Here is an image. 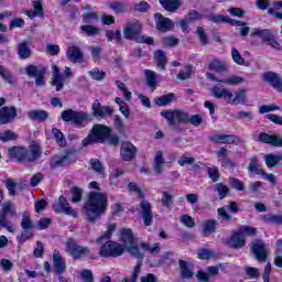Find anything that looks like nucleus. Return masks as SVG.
Instances as JSON below:
<instances>
[{"label": "nucleus", "mask_w": 282, "mask_h": 282, "mask_svg": "<svg viewBox=\"0 0 282 282\" xmlns=\"http://www.w3.org/2000/svg\"><path fill=\"white\" fill-rule=\"evenodd\" d=\"M128 191L130 193H135L137 196L140 198V199H144V192H142V188H140V185H138V183L135 182H131L128 184Z\"/></svg>", "instance_id": "55"}, {"label": "nucleus", "mask_w": 282, "mask_h": 282, "mask_svg": "<svg viewBox=\"0 0 282 282\" xmlns=\"http://www.w3.org/2000/svg\"><path fill=\"white\" fill-rule=\"evenodd\" d=\"M154 61L158 67H161V69H164V67L166 66V53H164V51H155Z\"/></svg>", "instance_id": "47"}, {"label": "nucleus", "mask_w": 282, "mask_h": 282, "mask_svg": "<svg viewBox=\"0 0 282 282\" xmlns=\"http://www.w3.org/2000/svg\"><path fill=\"white\" fill-rule=\"evenodd\" d=\"M263 80L269 83L275 91H282L281 76L274 72H267L263 74Z\"/></svg>", "instance_id": "23"}, {"label": "nucleus", "mask_w": 282, "mask_h": 282, "mask_svg": "<svg viewBox=\"0 0 282 282\" xmlns=\"http://www.w3.org/2000/svg\"><path fill=\"white\" fill-rule=\"evenodd\" d=\"M53 265L55 274H63V272H65V269L67 268V265L65 264V260L63 259L58 250H54L53 252Z\"/></svg>", "instance_id": "26"}, {"label": "nucleus", "mask_w": 282, "mask_h": 282, "mask_svg": "<svg viewBox=\"0 0 282 282\" xmlns=\"http://www.w3.org/2000/svg\"><path fill=\"white\" fill-rule=\"evenodd\" d=\"M115 85H117L118 89L122 91L126 100H131L132 94L131 91H129V89H127V85H124V83H122L121 80H116Z\"/></svg>", "instance_id": "61"}, {"label": "nucleus", "mask_w": 282, "mask_h": 282, "mask_svg": "<svg viewBox=\"0 0 282 282\" xmlns=\"http://www.w3.org/2000/svg\"><path fill=\"white\" fill-rule=\"evenodd\" d=\"M42 155L43 151L41 150V147L33 144L26 150V162H36V160H41Z\"/></svg>", "instance_id": "30"}, {"label": "nucleus", "mask_w": 282, "mask_h": 282, "mask_svg": "<svg viewBox=\"0 0 282 282\" xmlns=\"http://www.w3.org/2000/svg\"><path fill=\"white\" fill-rule=\"evenodd\" d=\"M111 135V128L102 124H94L88 137L83 140V147L107 142Z\"/></svg>", "instance_id": "3"}, {"label": "nucleus", "mask_w": 282, "mask_h": 282, "mask_svg": "<svg viewBox=\"0 0 282 282\" xmlns=\"http://www.w3.org/2000/svg\"><path fill=\"white\" fill-rule=\"evenodd\" d=\"M142 30V24L139 22H132L124 25L123 35L128 41H133Z\"/></svg>", "instance_id": "22"}, {"label": "nucleus", "mask_w": 282, "mask_h": 282, "mask_svg": "<svg viewBox=\"0 0 282 282\" xmlns=\"http://www.w3.org/2000/svg\"><path fill=\"white\" fill-rule=\"evenodd\" d=\"M144 76L147 80L148 87L153 91L154 89H158V85H160V75L158 73L151 70V69H145L144 70Z\"/></svg>", "instance_id": "28"}, {"label": "nucleus", "mask_w": 282, "mask_h": 282, "mask_svg": "<svg viewBox=\"0 0 282 282\" xmlns=\"http://www.w3.org/2000/svg\"><path fill=\"white\" fill-rule=\"evenodd\" d=\"M106 36L108 41H115L116 39L119 43H122V33L120 31L109 30L106 32Z\"/></svg>", "instance_id": "63"}, {"label": "nucleus", "mask_w": 282, "mask_h": 282, "mask_svg": "<svg viewBox=\"0 0 282 282\" xmlns=\"http://www.w3.org/2000/svg\"><path fill=\"white\" fill-rule=\"evenodd\" d=\"M73 204H78L83 199V189L80 187L73 186L70 188Z\"/></svg>", "instance_id": "54"}, {"label": "nucleus", "mask_w": 282, "mask_h": 282, "mask_svg": "<svg viewBox=\"0 0 282 282\" xmlns=\"http://www.w3.org/2000/svg\"><path fill=\"white\" fill-rule=\"evenodd\" d=\"M74 76L69 66L65 67L64 75L61 74V68L57 65H52L51 85L55 87L56 91H63L67 80Z\"/></svg>", "instance_id": "4"}, {"label": "nucleus", "mask_w": 282, "mask_h": 282, "mask_svg": "<svg viewBox=\"0 0 282 282\" xmlns=\"http://www.w3.org/2000/svg\"><path fill=\"white\" fill-rule=\"evenodd\" d=\"M202 19H204V15L202 13L192 10L181 21V29L183 30V32H186L191 23H195V21H202Z\"/></svg>", "instance_id": "21"}, {"label": "nucleus", "mask_w": 282, "mask_h": 282, "mask_svg": "<svg viewBox=\"0 0 282 282\" xmlns=\"http://www.w3.org/2000/svg\"><path fill=\"white\" fill-rule=\"evenodd\" d=\"M64 122H73L77 127H83L85 122H91L94 118L86 111H75L74 109H66L61 115Z\"/></svg>", "instance_id": "5"}, {"label": "nucleus", "mask_w": 282, "mask_h": 282, "mask_svg": "<svg viewBox=\"0 0 282 282\" xmlns=\"http://www.w3.org/2000/svg\"><path fill=\"white\" fill-rule=\"evenodd\" d=\"M243 80H245L243 77L231 75L227 78L218 80V83H223V85H228L229 87H235L237 85H241V83H243Z\"/></svg>", "instance_id": "42"}, {"label": "nucleus", "mask_w": 282, "mask_h": 282, "mask_svg": "<svg viewBox=\"0 0 282 282\" xmlns=\"http://www.w3.org/2000/svg\"><path fill=\"white\" fill-rule=\"evenodd\" d=\"M250 250L257 261L265 263L268 261V245L261 239H254L249 245Z\"/></svg>", "instance_id": "9"}, {"label": "nucleus", "mask_w": 282, "mask_h": 282, "mask_svg": "<svg viewBox=\"0 0 282 282\" xmlns=\"http://www.w3.org/2000/svg\"><path fill=\"white\" fill-rule=\"evenodd\" d=\"M161 116L167 120L170 126L175 124V122L186 124L189 120V116L184 110H163L161 111Z\"/></svg>", "instance_id": "10"}, {"label": "nucleus", "mask_w": 282, "mask_h": 282, "mask_svg": "<svg viewBox=\"0 0 282 282\" xmlns=\"http://www.w3.org/2000/svg\"><path fill=\"white\" fill-rule=\"evenodd\" d=\"M91 118H110L113 116V108L100 105V101L95 100L91 105Z\"/></svg>", "instance_id": "12"}, {"label": "nucleus", "mask_w": 282, "mask_h": 282, "mask_svg": "<svg viewBox=\"0 0 282 282\" xmlns=\"http://www.w3.org/2000/svg\"><path fill=\"white\" fill-rule=\"evenodd\" d=\"M217 230V220H207L203 224V232L205 237L213 235Z\"/></svg>", "instance_id": "43"}, {"label": "nucleus", "mask_w": 282, "mask_h": 282, "mask_svg": "<svg viewBox=\"0 0 282 282\" xmlns=\"http://www.w3.org/2000/svg\"><path fill=\"white\" fill-rule=\"evenodd\" d=\"M251 36H258L263 41V43H267L273 35L272 31L268 29H257L251 33Z\"/></svg>", "instance_id": "41"}, {"label": "nucleus", "mask_w": 282, "mask_h": 282, "mask_svg": "<svg viewBox=\"0 0 282 282\" xmlns=\"http://www.w3.org/2000/svg\"><path fill=\"white\" fill-rule=\"evenodd\" d=\"M230 248H243V246H246V239L243 238V236H241V234L239 232H234V235L230 237L229 241H228Z\"/></svg>", "instance_id": "35"}, {"label": "nucleus", "mask_w": 282, "mask_h": 282, "mask_svg": "<svg viewBox=\"0 0 282 282\" xmlns=\"http://www.w3.org/2000/svg\"><path fill=\"white\" fill-rule=\"evenodd\" d=\"M18 55L22 61L32 56V50H30V44L28 42H22L18 45Z\"/></svg>", "instance_id": "37"}, {"label": "nucleus", "mask_w": 282, "mask_h": 282, "mask_svg": "<svg viewBox=\"0 0 282 282\" xmlns=\"http://www.w3.org/2000/svg\"><path fill=\"white\" fill-rule=\"evenodd\" d=\"M207 67L217 74H226V72H228V64L225 61L217 58L212 59Z\"/></svg>", "instance_id": "29"}, {"label": "nucleus", "mask_w": 282, "mask_h": 282, "mask_svg": "<svg viewBox=\"0 0 282 282\" xmlns=\"http://www.w3.org/2000/svg\"><path fill=\"white\" fill-rule=\"evenodd\" d=\"M9 158L18 162H26V149L21 147H12L8 150Z\"/></svg>", "instance_id": "27"}, {"label": "nucleus", "mask_w": 282, "mask_h": 282, "mask_svg": "<svg viewBox=\"0 0 282 282\" xmlns=\"http://www.w3.org/2000/svg\"><path fill=\"white\" fill-rule=\"evenodd\" d=\"M208 21L212 23H229V25H243L239 20H232L226 15L209 13L207 15Z\"/></svg>", "instance_id": "24"}, {"label": "nucleus", "mask_w": 282, "mask_h": 282, "mask_svg": "<svg viewBox=\"0 0 282 282\" xmlns=\"http://www.w3.org/2000/svg\"><path fill=\"white\" fill-rule=\"evenodd\" d=\"M69 164H70L69 154L54 155L50 162L51 169H58V166H69Z\"/></svg>", "instance_id": "31"}, {"label": "nucleus", "mask_w": 282, "mask_h": 282, "mask_svg": "<svg viewBox=\"0 0 282 282\" xmlns=\"http://www.w3.org/2000/svg\"><path fill=\"white\" fill-rule=\"evenodd\" d=\"M80 30L84 34H87V36H96L100 32L98 26H94L91 24L82 25Z\"/></svg>", "instance_id": "52"}, {"label": "nucleus", "mask_w": 282, "mask_h": 282, "mask_svg": "<svg viewBox=\"0 0 282 282\" xmlns=\"http://www.w3.org/2000/svg\"><path fill=\"white\" fill-rule=\"evenodd\" d=\"M192 74H193V65H186L184 69H181L178 72V74L176 75V78H178V80H188Z\"/></svg>", "instance_id": "51"}, {"label": "nucleus", "mask_w": 282, "mask_h": 282, "mask_svg": "<svg viewBox=\"0 0 282 282\" xmlns=\"http://www.w3.org/2000/svg\"><path fill=\"white\" fill-rule=\"evenodd\" d=\"M258 142L263 144H270L271 147L282 148V138L279 134H269L267 132H261L258 137Z\"/></svg>", "instance_id": "18"}, {"label": "nucleus", "mask_w": 282, "mask_h": 282, "mask_svg": "<svg viewBox=\"0 0 282 282\" xmlns=\"http://www.w3.org/2000/svg\"><path fill=\"white\" fill-rule=\"evenodd\" d=\"M28 118L33 122H45L50 118V112L46 110H31L26 113Z\"/></svg>", "instance_id": "32"}, {"label": "nucleus", "mask_w": 282, "mask_h": 282, "mask_svg": "<svg viewBox=\"0 0 282 282\" xmlns=\"http://www.w3.org/2000/svg\"><path fill=\"white\" fill-rule=\"evenodd\" d=\"M268 169H274V166H276V164H279V162L282 161V154H267L263 158Z\"/></svg>", "instance_id": "38"}, {"label": "nucleus", "mask_w": 282, "mask_h": 282, "mask_svg": "<svg viewBox=\"0 0 282 282\" xmlns=\"http://www.w3.org/2000/svg\"><path fill=\"white\" fill-rule=\"evenodd\" d=\"M122 254H124V245L111 240L106 241L99 249V257L104 259H109V257L116 259L122 257Z\"/></svg>", "instance_id": "7"}, {"label": "nucleus", "mask_w": 282, "mask_h": 282, "mask_svg": "<svg viewBox=\"0 0 282 282\" xmlns=\"http://www.w3.org/2000/svg\"><path fill=\"white\" fill-rule=\"evenodd\" d=\"M162 8L166 10L167 12H177L180 10V7L182 6V2L180 0H159Z\"/></svg>", "instance_id": "36"}, {"label": "nucleus", "mask_w": 282, "mask_h": 282, "mask_svg": "<svg viewBox=\"0 0 282 282\" xmlns=\"http://www.w3.org/2000/svg\"><path fill=\"white\" fill-rule=\"evenodd\" d=\"M66 58L70 63H85V53L80 46L72 45L66 51Z\"/></svg>", "instance_id": "16"}, {"label": "nucleus", "mask_w": 282, "mask_h": 282, "mask_svg": "<svg viewBox=\"0 0 282 282\" xmlns=\"http://www.w3.org/2000/svg\"><path fill=\"white\" fill-rule=\"evenodd\" d=\"M264 224H274L275 226H282V214H267L260 217Z\"/></svg>", "instance_id": "34"}, {"label": "nucleus", "mask_w": 282, "mask_h": 282, "mask_svg": "<svg viewBox=\"0 0 282 282\" xmlns=\"http://www.w3.org/2000/svg\"><path fill=\"white\" fill-rule=\"evenodd\" d=\"M126 248L129 254H131V257H133L134 259H139V260L144 259V253L140 251V248L135 242H133L132 245H128V247Z\"/></svg>", "instance_id": "44"}, {"label": "nucleus", "mask_w": 282, "mask_h": 282, "mask_svg": "<svg viewBox=\"0 0 282 282\" xmlns=\"http://www.w3.org/2000/svg\"><path fill=\"white\" fill-rule=\"evenodd\" d=\"M210 94L214 98H217V100L224 98L227 105H246V102H248V90H246V88L232 93L216 85L212 88Z\"/></svg>", "instance_id": "2"}, {"label": "nucleus", "mask_w": 282, "mask_h": 282, "mask_svg": "<svg viewBox=\"0 0 282 282\" xmlns=\"http://www.w3.org/2000/svg\"><path fill=\"white\" fill-rule=\"evenodd\" d=\"M231 58L234 63H236V65H245L246 67H248V63H246V58H243L239 50L235 47L231 48Z\"/></svg>", "instance_id": "49"}, {"label": "nucleus", "mask_w": 282, "mask_h": 282, "mask_svg": "<svg viewBox=\"0 0 282 282\" xmlns=\"http://www.w3.org/2000/svg\"><path fill=\"white\" fill-rule=\"evenodd\" d=\"M177 164H180V166H188V165H194V169H199L198 164H195V159L188 156L187 153H184L180 160L177 161Z\"/></svg>", "instance_id": "48"}, {"label": "nucleus", "mask_w": 282, "mask_h": 282, "mask_svg": "<svg viewBox=\"0 0 282 282\" xmlns=\"http://www.w3.org/2000/svg\"><path fill=\"white\" fill-rule=\"evenodd\" d=\"M120 241H122L126 248L133 246V243H135L133 231H131V229H120Z\"/></svg>", "instance_id": "33"}, {"label": "nucleus", "mask_w": 282, "mask_h": 282, "mask_svg": "<svg viewBox=\"0 0 282 282\" xmlns=\"http://www.w3.org/2000/svg\"><path fill=\"white\" fill-rule=\"evenodd\" d=\"M217 159L224 169H235L237 166V163L228 158V150L224 147L218 151Z\"/></svg>", "instance_id": "25"}, {"label": "nucleus", "mask_w": 282, "mask_h": 282, "mask_svg": "<svg viewBox=\"0 0 282 282\" xmlns=\"http://www.w3.org/2000/svg\"><path fill=\"white\" fill-rule=\"evenodd\" d=\"M209 140L217 144H241V142H243V140L236 134H214L209 137Z\"/></svg>", "instance_id": "14"}, {"label": "nucleus", "mask_w": 282, "mask_h": 282, "mask_svg": "<svg viewBox=\"0 0 282 282\" xmlns=\"http://www.w3.org/2000/svg\"><path fill=\"white\" fill-rule=\"evenodd\" d=\"M121 158L124 162H131L138 153V149L131 142L121 143Z\"/></svg>", "instance_id": "19"}, {"label": "nucleus", "mask_w": 282, "mask_h": 282, "mask_svg": "<svg viewBox=\"0 0 282 282\" xmlns=\"http://www.w3.org/2000/svg\"><path fill=\"white\" fill-rule=\"evenodd\" d=\"M83 21L86 24L94 23V21H98V13L96 12H86L83 14Z\"/></svg>", "instance_id": "64"}, {"label": "nucleus", "mask_w": 282, "mask_h": 282, "mask_svg": "<svg viewBox=\"0 0 282 282\" xmlns=\"http://www.w3.org/2000/svg\"><path fill=\"white\" fill-rule=\"evenodd\" d=\"M154 20L159 32H171V30H173V21L169 18H164L161 13H155Z\"/></svg>", "instance_id": "20"}, {"label": "nucleus", "mask_w": 282, "mask_h": 282, "mask_svg": "<svg viewBox=\"0 0 282 282\" xmlns=\"http://www.w3.org/2000/svg\"><path fill=\"white\" fill-rule=\"evenodd\" d=\"M178 264L181 268L182 279H193V265H188L184 260H180Z\"/></svg>", "instance_id": "39"}, {"label": "nucleus", "mask_w": 282, "mask_h": 282, "mask_svg": "<svg viewBox=\"0 0 282 282\" xmlns=\"http://www.w3.org/2000/svg\"><path fill=\"white\" fill-rule=\"evenodd\" d=\"M45 68H39L34 65H29L25 67V74H28L31 78H35V85L37 87H43L45 85Z\"/></svg>", "instance_id": "11"}, {"label": "nucleus", "mask_w": 282, "mask_h": 282, "mask_svg": "<svg viewBox=\"0 0 282 282\" xmlns=\"http://www.w3.org/2000/svg\"><path fill=\"white\" fill-rule=\"evenodd\" d=\"M259 171H263V169H259V159L257 156H252L248 165V172L257 173L259 175Z\"/></svg>", "instance_id": "60"}, {"label": "nucleus", "mask_w": 282, "mask_h": 282, "mask_svg": "<svg viewBox=\"0 0 282 282\" xmlns=\"http://www.w3.org/2000/svg\"><path fill=\"white\" fill-rule=\"evenodd\" d=\"M53 210L58 214L70 215L72 217L78 216V213L69 206V202L65 196H59L58 202L53 205Z\"/></svg>", "instance_id": "13"}, {"label": "nucleus", "mask_w": 282, "mask_h": 282, "mask_svg": "<svg viewBox=\"0 0 282 282\" xmlns=\"http://www.w3.org/2000/svg\"><path fill=\"white\" fill-rule=\"evenodd\" d=\"M214 191L218 194L219 199H224L230 193V187L224 183H217L214 185Z\"/></svg>", "instance_id": "45"}, {"label": "nucleus", "mask_w": 282, "mask_h": 282, "mask_svg": "<svg viewBox=\"0 0 282 282\" xmlns=\"http://www.w3.org/2000/svg\"><path fill=\"white\" fill-rule=\"evenodd\" d=\"M140 248L142 250L149 252L150 254H159L160 253V243L155 242L152 247L149 242H141Z\"/></svg>", "instance_id": "50"}, {"label": "nucleus", "mask_w": 282, "mask_h": 282, "mask_svg": "<svg viewBox=\"0 0 282 282\" xmlns=\"http://www.w3.org/2000/svg\"><path fill=\"white\" fill-rule=\"evenodd\" d=\"M52 133H53L58 147L63 148V147L67 145V141L65 140V135H63V132L61 130H58L57 128H53Z\"/></svg>", "instance_id": "53"}, {"label": "nucleus", "mask_w": 282, "mask_h": 282, "mask_svg": "<svg viewBox=\"0 0 282 282\" xmlns=\"http://www.w3.org/2000/svg\"><path fill=\"white\" fill-rule=\"evenodd\" d=\"M151 208V203L141 198L140 209L144 226H151L153 224V210Z\"/></svg>", "instance_id": "15"}, {"label": "nucleus", "mask_w": 282, "mask_h": 282, "mask_svg": "<svg viewBox=\"0 0 282 282\" xmlns=\"http://www.w3.org/2000/svg\"><path fill=\"white\" fill-rule=\"evenodd\" d=\"M142 270V263H138L135 267H134V270L131 274V278H124L121 282H138V276H140V272Z\"/></svg>", "instance_id": "58"}, {"label": "nucleus", "mask_w": 282, "mask_h": 282, "mask_svg": "<svg viewBox=\"0 0 282 282\" xmlns=\"http://www.w3.org/2000/svg\"><path fill=\"white\" fill-rule=\"evenodd\" d=\"M0 140L1 142H12V140H17V133L11 130L0 132Z\"/></svg>", "instance_id": "62"}, {"label": "nucleus", "mask_w": 282, "mask_h": 282, "mask_svg": "<svg viewBox=\"0 0 282 282\" xmlns=\"http://www.w3.org/2000/svg\"><path fill=\"white\" fill-rule=\"evenodd\" d=\"M175 100V94L170 93L160 97H156L154 99L155 105H158V107H165V105H171V102H173Z\"/></svg>", "instance_id": "40"}, {"label": "nucleus", "mask_w": 282, "mask_h": 282, "mask_svg": "<svg viewBox=\"0 0 282 282\" xmlns=\"http://www.w3.org/2000/svg\"><path fill=\"white\" fill-rule=\"evenodd\" d=\"M21 228L25 231L32 230V228H34V223H32V219H30V213L28 212H23L22 214Z\"/></svg>", "instance_id": "46"}, {"label": "nucleus", "mask_w": 282, "mask_h": 282, "mask_svg": "<svg viewBox=\"0 0 282 282\" xmlns=\"http://www.w3.org/2000/svg\"><path fill=\"white\" fill-rule=\"evenodd\" d=\"M113 230H116V224L109 225L107 231L96 240V243H102V241L111 239Z\"/></svg>", "instance_id": "57"}, {"label": "nucleus", "mask_w": 282, "mask_h": 282, "mask_svg": "<svg viewBox=\"0 0 282 282\" xmlns=\"http://www.w3.org/2000/svg\"><path fill=\"white\" fill-rule=\"evenodd\" d=\"M229 185H230L231 188H234L235 191H240V192L246 191V185H245L243 182H241V180H239V178L229 177Z\"/></svg>", "instance_id": "56"}, {"label": "nucleus", "mask_w": 282, "mask_h": 282, "mask_svg": "<svg viewBox=\"0 0 282 282\" xmlns=\"http://www.w3.org/2000/svg\"><path fill=\"white\" fill-rule=\"evenodd\" d=\"M108 204L109 198L107 193L89 192L88 199L83 207L87 221L89 224H96V220L100 219V215H105Z\"/></svg>", "instance_id": "1"}, {"label": "nucleus", "mask_w": 282, "mask_h": 282, "mask_svg": "<svg viewBox=\"0 0 282 282\" xmlns=\"http://www.w3.org/2000/svg\"><path fill=\"white\" fill-rule=\"evenodd\" d=\"M17 118V107L4 106L0 109V124H10Z\"/></svg>", "instance_id": "17"}, {"label": "nucleus", "mask_w": 282, "mask_h": 282, "mask_svg": "<svg viewBox=\"0 0 282 282\" xmlns=\"http://www.w3.org/2000/svg\"><path fill=\"white\" fill-rule=\"evenodd\" d=\"M9 216L13 217V219L19 217L17 210L12 209V203L4 202L0 209V228H6L8 232H14V224L8 219Z\"/></svg>", "instance_id": "6"}, {"label": "nucleus", "mask_w": 282, "mask_h": 282, "mask_svg": "<svg viewBox=\"0 0 282 282\" xmlns=\"http://www.w3.org/2000/svg\"><path fill=\"white\" fill-rule=\"evenodd\" d=\"M0 76L8 83L9 85H14V77H12V73L8 70L4 66L0 68Z\"/></svg>", "instance_id": "59"}, {"label": "nucleus", "mask_w": 282, "mask_h": 282, "mask_svg": "<svg viewBox=\"0 0 282 282\" xmlns=\"http://www.w3.org/2000/svg\"><path fill=\"white\" fill-rule=\"evenodd\" d=\"M65 246V252L75 260L83 259L84 257H89L91 252L88 247H83L78 245V242H76L74 238L67 239Z\"/></svg>", "instance_id": "8"}]
</instances>
